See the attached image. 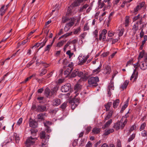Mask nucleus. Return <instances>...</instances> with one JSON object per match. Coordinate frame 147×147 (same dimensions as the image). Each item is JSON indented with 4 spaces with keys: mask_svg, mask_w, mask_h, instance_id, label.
I'll use <instances>...</instances> for the list:
<instances>
[{
    "mask_svg": "<svg viewBox=\"0 0 147 147\" xmlns=\"http://www.w3.org/2000/svg\"><path fill=\"white\" fill-rule=\"evenodd\" d=\"M117 147H121V142L119 140H117Z\"/></svg>",
    "mask_w": 147,
    "mask_h": 147,
    "instance_id": "obj_59",
    "label": "nucleus"
},
{
    "mask_svg": "<svg viewBox=\"0 0 147 147\" xmlns=\"http://www.w3.org/2000/svg\"><path fill=\"white\" fill-rule=\"evenodd\" d=\"M107 32V30H106L104 29L103 30H102L99 36V40L100 41L101 40L103 36V35L106 34Z\"/></svg>",
    "mask_w": 147,
    "mask_h": 147,
    "instance_id": "obj_14",
    "label": "nucleus"
},
{
    "mask_svg": "<svg viewBox=\"0 0 147 147\" xmlns=\"http://www.w3.org/2000/svg\"><path fill=\"white\" fill-rule=\"evenodd\" d=\"M112 103L111 102H109L105 105V107L106 109V111H107L109 110V109L112 105Z\"/></svg>",
    "mask_w": 147,
    "mask_h": 147,
    "instance_id": "obj_22",
    "label": "nucleus"
},
{
    "mask_svg": "<svg viewBox=\"0 0 147 147\" xmlns=\"http://www.w3.org/2000/svg\"><path fill=\"white\" fill-rule=\"evenodd\" d=\"M47 107L46 105H39L37 106L36 111L38 112H42L47 110Z\"/></svg>",
    "mask_w": 147,
    "mask_h": 147,
    "instance_id": "obj_6",
    "label": "nucleus"
},
{
    "mask_svg": "<svg viewBox=\"0 0 147 147\" xmlns=\"http://www.w3.org/2000/svg\"><path fill=\"white\" fill-rule=\"evenodd\" d=\"M80 5V3L76 0L71 4L70 6L71 7H72L78 6Z\"/></svg>",
    "mask_w": 147,
    "mask_h": 147,
    "instance_id": "obj_20",
    "label": "nucleus"
},
{
    "mask_svg": "<svg viewBox=\"0 0 147 147\" xmlns=\"http://www.w3.org/2000/svg\"><path fill=\"white\" fill-rule=\"evenodd\" d=\"M5 5H3L0 8V14L1 16L4 15L7 11V8H5Z\"/></svg>",
    "mask_w": 147,
    "mask_h": 147,
    "instance_id": "obj_12",
    "label": "nucleus"
},
{
    "mask_svg": "<svg viewBox=\"0 0 147 147\" xmlns=\"http://www.w3.org/2000/svg\"><path fill=\"white\" fill-rule=\"evenodd\" d=\"M29 125L30 127L33 128H35L37 127L38 123L35 120H32L31 121H30Z\"/></svg>",
    "mask_w": 147,
    "mask_h": 147,
    "instance_id": "obj_8",
    "label": "nucleus"
},
{
    "mask_svg": "<svg viewBox=\"0 0 147 147\" xmlns=\"http://www.w3.org/2000/svg\"><path fill=\"white\" fill-rule=\"evenodd\" d=\"M61 103V100L59 98H55L52 101V105L53 106H57L59 105Z\"/></svg>",
    "mask_w": 147,
    "mask_h": 147,
    "instance_id": "obj_7",
    "label": "nucleus"
},
{
    "mask_svg": "<svg viewBox=\"0 0 147 147\" xmlns=\"http://www.w3.org/2000/svg\"><path fill=\"white\" fill-rule=\"evenodd\" d=\"M88 23H86L85 24V25L84 26V30H88L89 29V27L88 26Z\"/></svg>",
    "mask_w": 147,
    "mask_h": 147,
    "instance_id": "obj_54",
    "label": "nucleus"
},
{
    "mask_svg": "<svg viewBox=\"0 0 147 147\" xmlns=\"http://www.w3.org/2000/svg\"><path fill=\"white\" fill-rule=\"evenodd\" d=\"M140 17V15L139 14L137 16H135L133 19V22L136 21Z\"/></svg>",
    "mask_w": 147,
    "mask_h": 147,
    "instance_id": "obj_52",
    "label": "nucleus"
},
{
    "mask_svg": "<svg viewBox=\"0 0 147 147\" xmlns=\"http://www.w3.org/2000/svg\"><path fill=\"white\" fill-rule=\"evenodd\" d=\"M112 119H109L105 124L104 126L102 127V128L104 129L108 127L112 123Z\"/></svg>",
    "mask_w": 147,
    "mask_h": 147,
    "instance_id": "obj_15",
    "label": "nucleus"
},
{
    "mask_svg": "<svg viewBox=\"0 0 147 147\" xmlns=\"http://www.w3.org/2000/svg\"><path fill=\"white\" fill-rule=\"evenodd\" d=\"M95 37H97L98 36V31L97 30H96L93 32Z\"/></svg>",
    "mask_w": 147,
    "mask_h": 147,
    "instance_id": "obj_57",
    "label": "nucleus"
},
{
    "mask_svg": "<svg viewBox=\"0 0 147 147\" xmlns=\"http://www.w3.org/2000/svg\"><path fill=\"white\" fill-rule=\"evenodd\" d=\"M47 114L46 113H40L37 115V117L38 119H40L41 121H43L45 119V116H47Z\"/></svg>",
    "mask_w": 147,
    "mask_h": 147,
    "instance_id": "obj_10",
    "label": "nucleus"
},
{
    "mask_svg": "<svg viewBox=\"0 0 147 147\" xmlns=\"http://www.w3.org/2000/svg\"><path fill=\"white\" fill-rule=\"evenodd\" d=\"M92 129V127L91 126L88 127L86 129V132L85 133L86 134H87L91 131Z\"/></svg>",
    "mask_w": 147,
    "mask_h": 147,
    "instance_id": "obj_42",
    "label": "nucleus"
},
{
    "mask_svg": "<svg viewBox=\"0 0 147 147\" xmlns=\"http://www.w3.org/2000/svg\"><path fill=\"white\" fill-rule=\"evenodd\" d=\"M47 72V70L45 69H42V71L39 75V76H42L45 74Z\"/></svg>",
    "mask_w": 147,
    "mask_h": 147,
    "instance_id": "obj_33",
    "label": "nucleus"
},
{
    "mask_svg": "<svg viewBox=\"0 0 147 147\" xmlns=\"http://www.w3.org/2000/svg\"><path fill=\"white\" fill-rule=\"evenodd\" d=\"M140 9V6L139 5H138L136 7V8L134 9V12H137L138 11V10Z\"/></svg>",
    "mask_w": 147,
    "mask_h": 147,
    "instance_id": "obj_63",
    "label": "nucleus"
},
{
    "mask_svg": "<svg viewBox=\"0 0 147 147\" xmlns=\"http://www.w3.org/2000/svg\"><path fill=\"white\" fill-rule=\"evenodd\" d=\"M65 42V41L62 40L59 42L57 44V46L60 47L63 45L64 43Z\"/></svg>",
    "mask_w": 147,
    "mask_h": 147,
    "instance_id": "obj_43",
    "label": "nucleus"
},
{
    "mask_svg": "<svg viewBox=\"0 0 147 147\" xmlns=\"http://www.w3.org/2000/svg\"><path fill=\"white\" fill-rule=\"evenodd\" d=\"M81 77L83 78L84 80V82L86 81L87 79L88 80L90 78V76H86L83 74L82 75Z\"/></svg>",
    "mask_w": 147,
    "mask_h": 147,
    "instance_id": "obj_39",
    "label": "nucleus"
},
{
    "mask_svg": "<svg viewBox=\"0 0 147 147\" xmlns=\"http://www.w3.org/2000/svg\"><path fill=\"white\" fill-rule=\"evenodd\" d=\"M146 126V123H143L142 124L140 127V131H141L142 130L144 129L145 128V127Z\"/></svg>",
    "mask_w": 147,
    "mask_h": 147,
    "instance_id": "obj_41",
    "label": "nucleus"
},
{
    "mask_svg": "<svg viewBox=\"0 0 147 147\" xmlns=\"http://www.w3.org/2000/svg\"><path fill=\"white\" fill-rule=\"evenodd\" d=\"M100 129L97 127H94L92 130V133L94 134H98L100 133Z\"/></svg>",
    "mask_w": 147,
    "mask_h": 147,
    "instance_id": "obj_17",
    "label": "nucleus"
},
{
    "mask_svg": "<svg viewBox=\"0 0 147 147\" xmlns=\"http://www.w3.org/2000/svg\"><path fill=\"white\" fill-rule=\"evenodd\" d=\"M75 19L74 18H70V21L71 22L67 23L66 24V25H67L70 28L74 24V21L75 20Z\"/></svg>",
    "mask_w": 147,
    "mask_h": 147,
    "instance_id": "obj_13",
    "label": "nucleus"
},
{
    "mask_svg": "<svg viewBox=\"0 0 147 147\" xmlns=\"http://www.w3.org/2000/svg\"><path fill=\"white\" fill-rule=\"evenodd\" d=\"M114 131L113 129H110L107 131L105 130L104 134L105 136H107L110 133H112Z\"/></svg>",
    "mask_w": 147,
    "mask_h": 147,
    "instance_id": "obj_27",
    "label": "nucleus"
},
{
    "mask_svg": "<svg viewBox=\"0 0 147 147\" xmlns=\"http://www.w3.org/2000/svg\"><path fill=\"white\" fill-rule=\"evenodd\" d=\"M37 106H36V105L33 104H32L31 109L33 110H35L36 109Z\"/></svg>",
    "mask_w": 147,
    "mask_h": 147,
    "instance_id": "obj_58",
    "label": "nucleus"
},
{
    "mask_svg": "<svg viewBox=\"0 0 147 147\" xmlns=\"http://www.w3.org/2000/svg\"><path fill=\"white\" fill-rule=\"evenodd\" d=\"M58 111V109H55L51 110L50 113H56Z\"/></svg>",
    "mask_w": 147,
    "mask_h": 147,
    "instance_id": "obj_56",
    "label": "nucleus"
},
{
    "mask_svg": "<svg viewBox=\"0 0 147 147\" xmlns=\"http://www.w3.org/2000/svg\"><path fill=\"white\" fill-rule=\"evenodd\" d=\"M138 72L137 71L136 72V73H135V74L133 75V78H134L133 82L136 81V79L138 78Z\"/></svg>",
    "mask_w": 147,
    "mask_h": 147,
    "instance_id": "obj_46",
    "label": "nucleus"
},
{
    "mask_svg": "<svg viewBox=\"0 0 147 147\" xmlns=\"http://www.w3.org/2000/svg\"><path fill=\"white\" fill-rule=\"evenodd\" d=\"M57 92L51 89V90L48 88H47L45 90V94L47 98H50L51 96L54 97L56 95Z\"/></svg>",
    "mask_w": 147,
    "mask_h": 147,
    "instance_id": "obj_2",
    "label": "nucleus"
},
{
    "mask_svg": "<svg viewBox=\"0 0 147 147\" xmlns=\"http://www.w3.org/2000/svg\"><path fill=\"white\" fill-rule=\"evenodd\" d=\"M61 90L62 92H71L73 91V89L71 88V84L67 83L61 87Z\"/></svg>",
    "mask_w": 147,
    "mask_h": 147,
    "instance_id": "obj_3",
    "label": "nucleus"
},
{
    "mask_svg": "<svg viewBox=\"0 0 147 147\" xmlns=\"http://www.w3.org/2000/svg\"><path fill=\"white\" fill-rule=\"evenodd\" d=\"M119 99H117L114 101L113 103V107L114 108H116L119 105Z\"/></svg>",
    "mask_w": 147,
    "mask_h": 147,
    "instance_id": "obj_23",
    "label": "nucleus"
},
{
    "mask_svg": "<svg viewBox=\"0 0 147 147\" xmlns=\"http://www.w3.org/2000/svg\"><path fill=\"white\" fill-rule=\"evenodd\" d=\"M82 86L80 85V84L77 83L74 86V89L76 91L75 93H77L79 90H80L82 88Z\"/></svg>",
    "mask_w": 147,
    "mask_h": 147,
    "instance_id": "obj_11",
    "label": "nucleus"
},
{
    "mask_svg": "<svg viewBox=\"0 0 147 147\" xmlns=\"http://www.w3.org/2000/svg\"><path fill=\"white\" fill-rule=\"evenodd\" d=\"M99 81V79L98 76L90 77L88 80V84L92 85V87H96L98 85L97 82Z\"/></svg>",
    "mask_w": 147,
    "mask_h": 147,
    "instance_id": "obj_1",
    "label": "nucleus"
},
{
    "mask_svg": "<svg viewBox=\"0 0 147 147\" xmlns=\"http://www.w3.org/2000/svg\"><path fill=\"white\" fill-rule=\"evenodd\" d=\"M109 54V53L107 52L104 53L102 54L101 56L102 57H107Z\"/></svg>",
    "mask_w": 147,
    "mask_h": 147,
    "instance_id": "obj_61",
    "label": "nucleus"
},
{
    "mask_svg": "<svg viewBox=\"0 0 147 147\" xmlns=\"http://www.w3.org/2000/svg\"><path fill=\"white\" fill-rule=\"evenodd\" d=\"M71 44L70 41H68L67 44L64 46L63 48V51H65L66 48L69 46V45Z\"/></svg>",
    "mask_w": 147,
    "mask_h": 147,
    "instance_id": "obj_45",
    "label": "nucleus"
},
{
    "mask_svg": "<svg viewBox=\"0 0 147 147\" xmlns=\"http://www.w3.org/2000/svg\"><path fill=\"white\" fill-rule=\"evenodd\" d=\"M141 64H140V67L142 70H145L147 68L146 63L144 62H142Z\"/></svg>",
    "mask_w": 147,
    "mask_h": 147,
    "instance_id": "obj_18",
    "label": "nucleus"
},
{
    "mask_svg": "<svg viewBox=\"0 0 147 147\" xmlns=\"http://www.w3.org/2000/svg\"><path fill=\"white\" fill-rule=\"evenodd\" d=\"M105 69L107 70L106 74H109L110 73L111 69L110 66L109 65H107L105 67Z\"/></svg>",
    "mask_w": 147,
    "mask_h": 147,
    "instance_id": "obj_32",
    "label": "nucleus"
},
{
    "mask_svg": "<svg viewBox=\"0 0 147 147\" xmlns=\"http://www.w3.org/2000/svg\"><path fill=\"white\" fill-rule=\"evenodd\" d=\"M128 105V103L127 102V103H126L124 105H123L120 111V112L121 113H123V111L127 107Z\"/></svg>",
    "mask_w": 147,
    "mask_h": 147,
    "instance_id": "obj_35",
    "label": "nucleus"
},
{
    "mask_svg": "<svg viewBox=\"0 0 147 147\" xmlns=\"http://www.w3.org/2000/svg\"><path fill=\"white\" fill-rule=\"evenodd\" d=\"M59 87V86L58 84H57L54 88L52 89L53 90L56 91L57 92L58 90V88Z\"/></svg>",
    "mask_w": 147,
    "mask_h": 147,
    "instance_id": "obj_53",
    "label": "nucleus"
},
{
    "mask_svg": "<svg viewBox=\"0 0 147 147\" xmlns=\"http://www.w3.org/2000/svg\"><path fill=\"white\" fill-rule=\"evenodd\" d=\"M135 135L134 134H132L131 136L128 140V142H130L132 141L135 137Z\"/></svg>",
    "mask_w": 147,
    "mask_h": 147,
    "instance_id": "obj_40",
    "label": "nucleus"
},
{
    "mask_svg": "<svg viewBox=\"0 0 147 147\" xmlns=\"http://www.w3.org/2000/svg\"><path fill=\"white\" fill-rule=\"evenodd\" d=\"M22 118H20L18 121L17 122V124L18 125H20L22 123Z\"/></svg>",
    "mask_w": 147,
    "mask_h": 147,
    "instance_id": "obj_62",
    "label": "nucleus"
},
{
    "mask_svg": "<svg viewBox=\"0 0 147 147\" xmlns=\"http://www.w3.org/2000/svg\"><path fill=\"white\" fill-rule=\"evenodd\" d=\"M49 136H48L47 138L42 139V146H43L47 144V143L48 141V139L49 138Z\"/></svg>",
    "mask_w": 147,
    "mask_h": 147,
    "instance_id": "obj_16",
    "label": "nucleus"
},
{
    "mask_svg": "<svg viewBox=\"0 0 147 147\" xmlns=\"http://www.w3.org/2000/svg\"><path fill=\"white\" fill-rule=\"evenodd\" d=\"M40 138L41 139L46 138L45 132L43 131H42L40 134Z\"/></svg>",
    "mask_w": 147,
    "mask_h": 147,
    "instance_id": "obj_36",
    "label": "nucleus"
},
{
    "mask_svg": "<svg viewBox=\"0 0 147 147\" xmlns=\"http://www.w3.org/2000/svg\"><path fill=\"white\" fill-rule=\"evenodd\" d=\"M138 29V26H136L135 24L134 26L133 29H134L135 31H137Z\"/></svg>",
    "mask_w": 147,
    "mask_h": 147,
    "instance_id": "obj_64",
    "label": "nucleus"
},
{
    "mask_svg": "<svg viewBox=\"0 0 147 147\" xmlns=\"http://www.w3.org/2000/svg\"><path fill=\"white\" fill-rule=\"evenodd\" d=\"M98 6L100 8H102L105 5V4L104 2H101L100 3H98Z\"/></svg>",
    "mask_w": 147,
    "mask_h": 147,
    "instance_id": "obj_49",
    "label": "nucleus"
},
{
    "mask_svg": "<svg viewBox=\"0 0 147 147\" xmlns=\"http://www.w3.org/2000/svg\"><path fill=\"white\" fill-rule=\"evenodd\" d=\"M47 41V39L46 38H45L44 40L42 42H40L41 45H40V47L39 49V50L42 47L44 46L45 45Z\"/></svg>",
    "mask_w": 147,
    "mask_h": 147,
    "instance_id": "obj_29",
    "label": "nucleus"
},
{
    "mask_svg": "<svg viewBox=\"0 0 147 147\" xmlns=\"http://www.w3.org/2000/svg\"><path fill=\"white\" fill-rule=\"evenodd\" d=\"M70 20V18H69L66 17H63L62 18V22L63 23H64Z\"/></svg>",
    "mask_w": 147,
    "mask_h": 147,
    "instance_id": "obj_28",
    "label": "nucleus"
},
{
    "mask_svg": "<svg viewBox=\"0 0 147 147\" xmlns=\"http://www.w3.org/2000/svg\"><path fill=\"white\" fill-rule=\"evenodd\" d=\"M78 139L75 140L72 142V146L73 147H75L77 145Z\"/></svg>",
    "mask_w": 147,
    "mask_h": 147,
    "instance_id": "obj_48",
    "label": "nucleus"
},
{
    "mask_svg": "<svg viewBox=\"0 0 147 147\" xmlns=\"http://www.w3.org/2000/svg\"><path fill=\"white\" fill-rule=\"evenodd\" d=\"M83 75V72L82 71H80L78 69L74 70L72 73L69 75L70 78H74L76 76L80 77Z\"/></svg>",
    "mask_w": 147,
    "mask_h": 147,
    "instance_id": "obj_4",
    "label": "nucleus"
},
{
    "mask_svg": "<svg viewBox=\"0 0 147 147\" xmlns=\"http://www.w3.org/2000/svg\"><path fill=\"white\" fill-rule=\"evenodd\" d=\"M129 16H126L125 17V24L126 25V26H127L126 25H128L129 24Z\"/></svg>",
    "mask_w": 147,
    "mask_h": 147,
    "instance_id": "obj_38",
    "label": "nucleus"
},
{
    "mask_svg": "<svg viewBox=\"0 0 147 147\" xmlns=\"http://www.w3.org/2000/svg\"><path fill=\"white\" fill-rule=\"evenodd\" d=\"M31 134L32 135H34V136H35L36 135V133L37 131V130L36 129H32L31 130Z\"/></svg>",
    "mask_w": 147,
    "mask_h": 147,
    "instance_id": "obj_37",
    "label": "nucleus"
},
{
    "mask_svg": "<svg viewBox=\"0 0 147 147\" xmlns=\"http://www.w3.org/2000/svg\"><path fill=\"white\" fill-rule=\"evenodd\" d=\"M144 50H142L141 52L140 53L138 57V60H140L143 57L144 55Z\"/></svg>",
    "mask_w": 147,
    "mask_h": 147,
    "instance_id": "obj_31",
    "label": "nucleus"
},
{
    "mask_svg": "<svg viewBox=\"0 0 147 147\" xmlns=\"http://www.w3.org/2000/svg\"><path fill=\"white\" fill-rule=\"evenodd\" d=\"M122 121L121 119L120 121H117L116 123H115L113 127L116 130H117L121 128L120 125L121 123V121Z\"/></svg>",
    "mask_w": 147,
    "mask_h": 147,
    "instance_id": "obj_9",
    "label": "nucleus"
},
{
    "mask_svg": "<svg viewBox=\"0 0 147 147\" xmlns=\"http://www.w3.org/2000/svg\"><path fill=\"white\" fill-rule=\"evenodd\" d=\"M80 27L78 28L77 29H75L74 31V34H78V33L80 31Z\"/></svg>",
    "mask_w": 147,
    "mask_h": 147,
    "instance_id": "obj_44",
    "label": "nucleus"
},
{
    "mask_svg": "<svg viewBox=\"0 0 147 147\" xmlns=\"http://www.w3.org/2000/svg\"><path fill=\"white\" fill-rule=\"evenodd\" d=\"M124 30L123 29H121V30L119 32V36L120 37L121 36L123 33Z\"/></svg>",
    "mask_w": 147,
    "mask_h": 147,
    "instance_id": "obj_55",
    "label": "nucleus"
},
{
    "mask_svg": "<svg viewBox=\"0 0 147 147\" xmlns=\"http://www.w3.org/2000/svg\"><path fill=\"white\" fill-rule=\"evenodd\" d=\"M66 54L68 55L69 57V58H71V57L72 56L73 54V53H71V51L70 50L68 51L66 53Z\"/></svg>",
    "mask_w": 147,
    "mask_h": 147,
    "instance_id": "obj_47",
    "label": "nucleus"
},
{
    "mask_svg": "<svg viewBox=\"0 0 147 147\" xmlns=\"http://www.w3.org/2000/svg\"><path fill=\"white\" fill-rule=\"evenodd\" d=\"M114 33H112L111 31H108V36L110 37H111L113 36H114Z\"/></svg>",
    "mask_w": 147,
    "mask_h": 147,
    "instance_id": "obj_51",
    "label": "nucleus"
},
{
    "mask_svg": "<svg viewBox=\"0 0 147 147\" xmlns=\"http://www.w3.org/2000/svg\"><path fill=\"white\" fill-rule=\"evenodd\" d=\"M72 32H71L70 33H67L66 34H64L62 36H61L59 38L60 39L61 38H63L64 37L66 38L68 36H69L72 34Z\"/></svg>",
    "mask_w": 147,
    "mask_h": 147,
    "instance_id": "obj_26",
    "label": "nucleus"
},
{
    "mask_svg": "<svg viewBox=\"0 0 147 147\" xmlns=\"http://www.w3.org/2000/svg\"><path fill=\"white\" fill-rule=\"evenodd\" d=\"M129 83V81L128 80H125L124 83L121 86V88L123 90L124 88H126Z\"/></svg>",
    "mask_w": 147,
    "mask_h": 147,
    "instance_id": "obj_19",
    "label": "nucleus"
},
{
    "mask_svg": "<svg viewBox=\"0 0 147 147\" xmlns=\"http://www.w3.org/2000/svg\"><path fill=\"white\" fill-rule=\"evenodd\" d=\"M71 108L72 109L74 110L75 108L78 105V103H76L75 102H72V101H71Z\"/></svg>",
    "mask_w": 147,
    "mask_h": 147,
    "instance_id": "obj_25",
    "label": "nucleus"
},
{
    "mask_svg": "<svg viewBox=\"0 0 147 147\" xmlns=\"http://www.w3.org/2000/svg\"><path fill=\"white\" fill-rule=\"evenodd\" d=\"M67 106V103L64 102L63 103L60 107V108L62 110H65Z\"/></svg>",
    "mask_w": 147,
    "mask_h": 147,
    "instance_id": "obj_30",
    "label": "nucleus"
},
{
    "mask_svg": "<svg viewBox=\"0 0 147 147\" xmlns=\"http://www.w3.org/2000/svg\"><path fill=\"white\" fill-rule=\"evenodd\" d=\"M88 6V5L87 4H86L83 6L82 7L80 8L79 11L80 12H82L85 11L87 8Z\"/></svg>",
    "mask_w": 147,
    "mask_h": 147,
    "instance_id": "obj_24",
    "label": "nucleus"
},
{
    "mask_svg": "<svg viewBox=\"0 0 147 147\" xmlns=\"http://www.w3.org/2000/svg\"><path fill=\"white\" fill-rule=\"evenodd\" d=\"M37 140L36 138H33L31 136L28 138L26 141V144L27 145L31 146L33 145Z\"/></svg>",
    "mask_w": 147,
    "mask_h": 147,
    "instance_id": "obj_5",
    "label": "nucleus"
},
{
    "mask_svg": "<svg viewBox=\"0 0 147 147\" xmlns=\"http://www.w3.org/2000/svg\"><path fill=\"white\" fill-rule=\"evenodd\" d=\"M54 72V71H53L50 72L46 76V78H49V77H51L52 75H53V73Z\"/></svg>",
    "mask_w": 147,
    "mask_h": 147,
    "instance_id": "obj_50",
    "label": "nucleus"
},
{
    "mask_svg": "<svg viewBox=\"0 0 147 147\" xmlns=\"http://www.w3.org/2000/svg\"><path fill=\"white\" fill-rule=\"evenodd\" d=\"M51 47V45H47L45 48L44 50L45 52L48 51L49 52Z\"/></svg>",
    "mask_w": 147,
    "mask_h": 147,
    "instance_id": "obj_34",
    "label": "nucleus"
},
{
    "mask_svg": "<svg viewBox=\"0 0 147 147\" xmlns=\"http://www.w3.org/2000/svg\"><path fill=\"white\" fill-rule=\"evenodd\" d=\"M78 59L79 60V65H81L86 62L84 58H82V57H81L80 58L79 57Z\"/></svg>",
    "mask_w": 147,
    "mask_h": 147,
    "instance_id": "obj_21",
    "label": "nucleus"
},
{
    "mask_svg": "<svg viewBox=\"0 0 147 147\" xmlns=\"http://www.w3.org/2000/svg\"><path fill=\"white\" fill-rule=\"evenodd\" d=\"M113 88L114 86L113 83H111V84L109 86L108 89L111 90V89H112L113 90Z\"/></svg>",
    "mask_w": 147,
    "mask_h": 147,
    "instance_id": "obj_60",
    "label": "nucleus"
}]
</instances>
